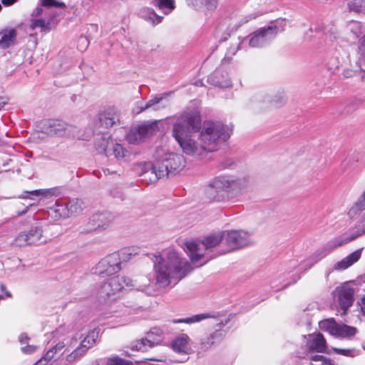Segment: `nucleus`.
Here are the masks:
<instances>
[{"mask_svg": "<svg viewBox=\"0 0 365 365\" xmlns=\"http://www.w3.org/2000/svg\"><path fill=\"white\" fill-rule=\"evenodd\" d=\"M201 116L197 111L185 112L173 124V136L184 154L201 158L217 149L221 141H225L232 129L219 121L205 120L201 128Z\"/></svg>", "mask_w": 365, "mask_h": 365, "instance_id": "f257e3e1", "label": "nucleus"}, {"mask_svg": "<svg viewBox=\"0 0 365 365\" xmlns=\"http://www.w3.org/2000/svg\"><path fill=\"white\" fill-rule=\"evenodd\" d=\"M154 268L156 284L160 287L176 284L192 269L189 262L174 250L169 251L165 259L156 257Z\"/></svg>", "mask_w": 365, "mask_h": 365, "instance_id": "f03ea898", "label": "nucleus"}, {"mask_svg": "<svg viewBox=\"0 0 365 365\" xmlns=\"http://www.w3.org/2000/svg\"><path fill=\"white\" fill-rule=\"evenodd\" d=\"M145 165L148 170L142 176L144 180H149L148 183H151L158 179L175 175L185 167V160L180 154L168 153L163 159L158 160L155 163H145Z\"/></svg>", "mask_w": 365, "mask_h": 365, "instance_id": "7ed1b4c3", "label": "nucleus"}, {"mask_svg": "<svg viewBox=\"0 0 365 365\" xmlns=\"http://www.w3.org/2000/svg\"><path fill=\"white\" fill-rule=\"evenodd\" d=\"M246 178H234L227 175L215 178L209 185L208 195L213 200L221 202L229 200L248 187Z\"/></svg>", "mask_w": 365, "mask_h": 365, "instance_id": "20e7f679", "label": "nucleus"}, {"mask_svg": "<svg viewBox=\"0 0 365 365\" xmlns=\"http://www.w3.org/2000/svg\"><path fill=\"white\" fill-rule=\"evenodd\" d=\"M222 242L225 243V232L211 234L203 240L188 241L185 245L192 262L200 263L201 266L220 255L222 250L215 255H210V250Z\"/></svg>", "mask_w": 365, "mask_h": 365, "instance_id": "39448f33", "label": "nucleus"}, {"mask_svg": "<svg viewBox=\"0 0 365 365\" xmlns=\"http://www.w3.org/2000/svg\"><path fill=\"white\" fill-rule=\"evenodd\" d=\"M286 26L284 19L272 21L267 27L261 28L250 36L249 45L251 47H263L268 45Z\"/></svg>", "mask_w": 365, "mask_h": 365, "instance_id": "423d86ee", "label": "nucleus"}, {"mask_svg": "<svg viewBox=\"0 0 365 365\" xmlns=\"http://www.w3.org/2000/svg\"><path fill=\"white\" fill-rule=\"evenodd\" d=\"M133 287H134V284L131 279L125 277H113L99 286L97 294L100 299L105 300L115 295L125 287L131 288Z\"/></svg>", "mask_w": 365, "mask_h": 365, "instance_id": "0eeeda50", "label": "nucleus"}, {"mask_svg": "<svg viewBox=\"0 0 365 365\" xmlns=\"http://www.w3.org/2000/svg\"><path fill=\"white\" fill-rule=\"evenodd\" d=\"M251 235L244 230L225 231V244L220 255H224L235 250L241 249L252 244Z\"/></svg>", "mask_w": 365, "mask_h": 365, "instance_id": "6e6552de", "label": "nucleus"}, {"mask_svg": "<svg viewBox=\"0 0 365 365\" xmlns=\"http://www.w3.org/2000/svg\"><path fill=\"white\" fill-rule=\"evenodd\" d=\"M45 132L50 135L60 137H78V129L77 127L68 124L59 120H50L44 127Z\"/></svg>", "mask_w": 365, "mask_h": 365, "instance_id": "1a4fd4ad", "label": "nucleus"}, {"mask_svg": "<svg viewBox=\"0 0 365 365\" xmlns=\"http://www.w3.org/2000/svg\"><path fill=\"white\" fill-rule=\"evenodd\" d=\"M43 238V229L40 225L31 227L28 231L19 233L14 240V243L18 247H24L32 245H39L45 240Z\"/></svg>", "mask_w": 365, "mask_h": 365, "instance_id": "9d476101", "label": "nucleus"}, {"mask_svg": "<svg viewBox=\"0 0 365 365\" xmlns=\"http://www.w3.org/2000/svg\"><path fill=\"white\" fill-rule=\"evenodd\" d=\"M354 289L349 282H345L336 288L334 292V301L343 310L344 314L354 302Z\"/></svg>", "mask_w": 365, "mask_h": 365, "instance_id": "9b49d317", "label": "nucleus"}, {"mask_svg": "<svg viewBox=\"0 0 365 365\" xmlns=\"http://www.w3.org/2000/svg\"><path fill=\"white\" fill-rule=\"evenodd\" d=\"M320 326L330 334L339 338H351L357 332L356 328L346 324H337L332 319L322 321Z\"/></svg>", "mask_w": 365, "mask_h": 365, "instance_id": "f8f14e48", "label": "nucleus"}, {"mask_svg": "<svg viewBox=\"0 0 365 365\" xmlns=\"http://www.w3.org/2000/svg\"><path fill=\"white\" fill-rule=\"evenodd\" d=\"M354 237L341 240L339 238L335 239L332 241L329 242L322 248L317 250L312 256L307 259V267L306 269L311 268L317 262L325 257L329 252L333 251L335 248L343 245L354 240Z\"/></svg>", "mask_w": 365, "mask_h": 365, "instance_id": "ddd939ff", "label": "nucleus"}, {"mask_svg": "<svg viewBox=\"0 0 365 365\" xmlns=\"http://www.w3.org/2000/svg\"><path fill=\"white\" fill-rule=\"evenodd\" d=\"M119 253H113L101 260L97 267L96 272L99 275H111L120 270V259Z\"/></svg>", "mask_w": 365, "mask_h": 365, "instance_id": "4468645a", "label": "nucleus"}, {"mask_svg": "<svg viewBox=\"0 0 365 365\" xmlns=\"http://www.w3.org/2000/svg\"><path fill=\"white\" fill-rule=\"evenodd\" d=\"M153 133V128L150 125H140L131 128L126 135L127 140L130 143H139L150 136Z\"/></svg>", "mask_w": 365, "mask_h": 365, "instance_id": "2eb2a0df", "label": "nucleus"}, {"mask_svg": "<svg viewBox=\"0 0 365 365\" xmlns=\"http://www.w3.org/2000/svg\"><path fill=\"white\" fill-rule=\"evenodd\" d=\"M113 220V217L110 213H98L91 216L88 221V231H93L100 228H106Z\"/></svg>", "mask_w": 365, "mask_h": 365, "instance_id": "dca6fc26", "label": "nucleus"}, {"mask_svg": "<svg viewBox=\"0 0 365 365\" xmlns=\"http://www.w3.org/2000/svg\"><path fill=\"white\" fill-rule=\"evenodd\" d=\"M223 336V333L221 331L216 330L209 336L202 338L199 344L198 354L205 353L217 345L222 340Z\"/></svg>", "mask_w": 365, "mask_h": 365, "instance_id": "f3484780", "label": "nucleus"}, {"mask_svg": "<svg viewBox=\"0 0 365 365\" xmlns=\"http://www.w3.org/2000/svg\"><path fill=\"white\" fill-rule=\"evenodd\" d=\"M207 81L210 84L220 88H228L232 85L227 72L220 68L216 69L212 73L208 76Z\"/></svg>", "mask_w": 365, "mask_h": 365, "instance_id": "a211bd4d", "label": "nucleus"}, {"mask_svg": "<svg viewBox=\"0 0 365 365\" xmlns=\"http://www.w3.org/2000/svg\"><path fill=\"white\" fill-rule=\"evenodd\" d=\"M99 120L102 125L110 128L119 122L118 111L114 108H108L99 113Z\"/></svg>", "mask_w": 365, "mask_h": 365, "instance_id": "6ab92c4d", "label": "nucleus"}, {"mask_svg": "<svg viewBox=\"0 0 365 365\" xmlns=\"http://www.w3.org/2000/svg\"><path fill=\"white\" fill-rule=\"evenodd\" d=\"M169 95L168 93L156 95L150 99L144 106L138 108L136 113H142L146 110L151 109L153 110H159L165 108L167 104L161 103L162 101Z\"/></svg>", "mask_w": 365, "mask_h": 365, "instance_id": "aec40b11", "label": "nucleus"}, {"mask_svg": "<svg viewBox=\"0 0 365 365\" xmlns=\"http://www.w3.org/2000/svg\"><path fill=\"white\" fill-rule=\"evenodd\" d=\"M363 248L358 249L348 256L337 262L334 265V270H344L352 266L359 260Z\"/></svg>", "mask_w": 365, "mask_h": 365, "instance_id": "412c9836", "label": "nucleus"}, {"mask_svg": "<svg viewBox=\"0 0 365 365\" xmlns=\"http://www.w3.org/2000/svg\"><path fill=\"white\" fill-rule=\"evenodd\" d=\"M307 346L310 351L324 352L327 349L326 341L322 334L311 335Z\"/></svg>", "mask_w": 365, "mask_h": 365, "instance_id": "4be33fe9", "label": "nucleus"}, {"mask_svg": "<svg viewBox=\"0 0 365 365\" xmlns=\"http://www.w3.org/2000/svg\"><path fill=\"white\" fill-rule=\"evenodd\" d=\"M16 30L6 29L0 31V46L6 48L13 45L16 39Z\"/></svg>", "mask_w": 365, "mask_h": 365, "instance_id": "5701e85b", "label": "nucleus"}, {"mask_svg": "<svg viewBox=\"0 0 365 365\" xmlns=\"http://www.w3.org/2000/svg\"><path fill=\"white\" fill-rule=\"evenodd\" d=\"M64 347V342H58L53 347L47 351L45 355L38 360L34 365H46L47 363L51 360L58 352L62 351Z\"/></svg>", "mask_w": 365, "mask_h": 365, "instance_id": "b1692460", "label": "nucleus"}, {"mask_svg": "<svg viewBox=\"0 0 365 365\" xmlns=\"http://www.w3.org/2000/svg\"><path fill=\"white\" fill-rule=\"evenodd\" d=\"M65 205L68 210V217L80 214L86 207L84 202L78 198L69 200Z\"/></svg>", "mask_w": 365, "mask_h": 365, "instance_id": "393cba45", "label": "nucleus"}, {"mask_svg": "<svg viewBox=\"0 0 365 365\" xmlns=\"http://www.w3.org/2000/svg\"><path fill=\"white\" fill-rule=\"evenodd\" d=\"M49 215L55 220L68 217V210L63 204L56 202V205L50 208Z\"/></svg>", "mask_w": 365, "mask_h": 365, "instance_id": "a878e982", "label": "nucleus"}, {"mask_svg": "<svg viewBox=\"0 0 365 365\" xmlns=\"http://www.w3.org/2000/svg\"><path fill=\"white\" fill-rule=\"evenodd\" d=\"M145 337L150 347H154L163 341V331L160 329L155 327L146 334Z\"/></svg>", "mask_w": 365, "mask_h": 365, "instance_id": "bb28decb", "label": "nucleus"}, {"mask_svg": "<svg viewBox=\"0 0 365 365\" xmlns=\"http://www.w3.org/2000/svg\"><path fill=\"white\" fill-rule=\"evenodd\" d=\"M189 337L186 334H183L175 338L173 343V349L177 352H185L187 348Z\"/></svg>", "mask_w": 365, "mask_h": 365, "instance_id": "cd10ccee", "label": "nucleus"}, {"mask_svg": "<svg viewBox=\"0 0 365 365\" xmlns=\"http://www.w3.org/2000/svg\"><path fill=\"white\" fill-rule=\"evenodd\" d=\"M98 337V331H97L96 329H93L87 334V336L81 342L79 346L86 351H87L88 349L92 347L96 344Z\"/></svg>", "mask_w": 365, "mask_h": 365, "instance_id": "c85d7f7f", "label": "nucleus"}, {"mask_svg": "<svg viewBox=\"0 0 365 365\" xmlns=\"http://www.w3.org/2000/svg\"><path fill=\"white\" fill-rule=\"evenodd\" d=\"M55 192L54 189H39L35 190L32 191H25L21 195L19 196V198L27 199L31 198L29 195L37 196V197H46L48 196L53 195Z\"/></svg>", "mask_w": 365, "mask_h": 365, "instance_id": "c756f323", "label": "nucleus"}, {"mask_svg": "<svg viewBox=\"0 0 365 365\" xmlns=\"http://www.w3.org/2000/svg\"><path fill=\"white\" fill-rule=\"evenodd\" d=\"M51 21L45 20L43 19H31L30 20V26L29 28L31 30H34L36 28H41V31L48 32L50 31Z\"/></svg>", "mask_w": 365, "mask_h": 365, "instance_id": "7c9ffc66", "label": "nucleus"}, {"mask_svg": "<svg viewBox=\"0 0 365 365\" xmlns=\"http://www.w3.org/2000/svg\"><path fill=\"white\" fill-rule=\"evenodd\" d=\"M153 4L161 10H165V14L170 13L175 7V0H155Z\"/></svg>", "mask_w": 365, "mask_h": 365, "instance_id": "2f4dec72", "label": "nucleus"}, {"mask_svg": "<svg viewBox=\"0 0 365 365\" xmlns=\"http://www.w3.org/2000/svg\"><path fill=\"white\" fill-rule=\"evenodd\" d=\"M347 8L350 11L365 14V0H348Z\"/></svg>", "mask_w": 365, "mask_h": 365, "instance_id": "473e14b6", "label": "nucleus"}, {"mask_svg": "<svg viewBox=\"0 0 365 365\" xmlns=\"http://www.w3.org/2000/svg\"><path fill=\"white\" fill-rule=\"evenodd\" d=\"M210 317H211V315L209 314H200L193 315L190 317L175 320L174 323L192 324V323L199 322L203 319H208Z\"/></svg>", "mask_w": 365, "mask_h": 365, "instance_id": "72a5a7b5", "label": "nucleus"}, {"mask_svg": "<svg viewBox=\"0 0 365 365\" xmlns=\"http://www.w3.org/2000/svg\"><path fill=\"white\" fill-rule=\"evenodd\" d=\"M86 353V351L78 346L75 350H73L70 354L66 356V361L69 363L81 359Z\"/></svg>", "mask_w": 365, "mask_h": 365, "instance_id": "f704fd0d", "label": "nucleus"}, {"mask_svg": "<svg viewBox=\"0 0 365 365\" xmlns=\"http://www.w3.org/2000/svg\"><path fill=\"white\" fill-rule=\"evenodd\" d=\"M150 348V344L148 341L146 340L145 336L140 340L135 341V343L131 346V349L133 350L142 352L147 351Z\"/></svg>", "mask_w": 365, "mask_h": 365, "instance_id": "c9c22d12", "label": "nucleus"}, {"mask_svg": "<svg viewBox=\"0 0 365 365\" xmlns=\"http://www.w3.org/2000/svg\"><path fill=\"white\" fill-rule=\"evenodd\" d=\"M363 210H365V190L351 208V211L354 212ZM363 220L365 222V212L363 215Z\"/></svg>", "mask_w": 365, "mask_h": 365, "instance_id": "e433bc0d", "label": "nucleus"}, {"mask_svg": "<svg viewBox=\"0 0 365 365\" xmlns=\"http://www.w3.org/2000/svg\"><path fill=\"white\" fill-rule=\"evenodd\" d=\"M148 11H149L150 15L145 16L143 14H142V16L143 19H145L146 21L152 23L153 25L158 24L161 22L163 17L157 15L154 10L148 9Z\"/></svg>", "mask_w": 365, "mask_h": 365, "instance_id": "4c0bfd02", "label": "nucleus"}, {"mask_svg": "<svg viewBox=\"0 0 365 365\" xmlns=\"http://www.w3.org/2000/svg\"><path fill=\"white\" fill-rule=\"evenodd\" d=\"M112 151L114 156L118 160L123 159L125 156V150L119 143L112 145Z\"/></svg>", "mask_w": 365, "mask_h": 365, "instance_id": "58836bf2", "label": "nucleus"}, {"mask_svg": "<svg viewBox=\"0 0 365 365\" xmlns=\"http://www.w3.org/2000/svg\"><path fill=\"white\" fill-rule=\"evenodd\" d=\"M97 150L99 153H103L106 155H108L107 153V148L108 146V142L105 138H101L99 141H97L95 144Z\"/></svg>", "mask_w": 365, "mask_h": 365, "instance_id": "ea45409f", "label": "nucleus"}, {"mask_svg": "<svg viewBox=\"0 0 365 365\" xmlns=\"http://www.w3.org/2000/svg\"><path fill=\"white\" fill-rule=\"evenodd\" d=\"M351 32L354 35V38H358L362 34V26L360 23L354 22L351 25Z\"/></svg>", "mask_w": 365, "mask_h": 365, "instance_id": "a19ab883", "label": "nucleus"}, {"mask_svg": "<svg viewBox=\"0 0 365 365\" xmlns=\"http://www.w3.org/2000/svg\"><path fill=\"white\" fill-rule=\"evenodd\" d=\"M312 365H323L327 364V359L322 355H314L310 358Z\"/></svg>", "mask_w": 365, "mask_h": 365, "instance_id": "79ce46f5", "label": "nucleus"}, {"mask_svg": "<svg viewBox=\"0 0 365 365\" xmlns=\"http://www.w3.org/2000/svg\"><path fill=\"white\" fill-rule=\"evenodd\" d=\"M89 45V41L86 36H80L78 40L77 48L79 51H83L86 50Z\"/></svg>", "mask_w": 365, "mask_h": 365, "instance_id": "37998d69", "label": "nucleus"}, {"mask_svg": "<svg viewBox=\"0 0 365 365\" xmlns=\"http://www.w3.org/2000/svg\"><path fill=\"white\" fill-rule=\"evenodd\" d=\"M286 101V98L284 93H279V95L274 96V97L272 99V103L274 106H280L283 105Z\"/></svg>", "mask_w": 365, "mask_h": 365, "instance_id": "c03bdc74", "label": "nucleus"}, {"mask_svg": "<svg viewBox=\"0 0 365 365\" xmlns=\"http://www.w3.org/2000/svg\"><path fill=\"white\" fill-rule=\"evenodd\" d=\"M42 6L47 7H63L65 6L64 3L58 2L55 0H40Z\"/></svg>", "mask_w": 365, "mask_h": 365, "instance_id": "a18cd8bd", "label": "nucleus"}, {"mask_svg": "<svg viewBox=\"0 0 365 365\" xmlns=\"http://www.w3.org/2000/svg\"><path fill=\"white\" fill-rule=\"evenodd\" d=\"M358 53L359 59L365 62V34L361 38Z\"/></svg>", "mask_w": 365, "mask_h": 365, "instance_id": "49530a36", "label": "nucleus"}, {"mask_svg": "<svg viewBox=\"0 0 365 365\" xmlns=\"http://www.w3.org/2000/svg\"><path fill=\"white\" fill-rule=\"evenodd\" d=\"M334 351L336 354H341L346 356H354V349H338L334 348Z\"/></svg>", "mask_w": 365, "mask_h": 365, "instance_id": "de8ad7c7", "label": "nucleus"}, {"mask_svg": "<svg viewBox=\"0 0 365 365\" xmlns=\"http://www.w3.org/2000/svg\"><path fill=\"white\" fill-rule=\"evenodd\" d=\"M187 4L196 9L205 6L204 0H187Z\"/></svg>", "mask_w": 365, "mask_h": 365, "instance_id": "09e8293b", "label": "nucleus"}, {"mask_svg": "<svg viewBox=\"0 0 365 365\" xmlns=\"http://www.w3.org/2000/svg\"><path fill=\"white\" fill-rule=\"evenodd\" d=\"M107 365H129V364L120 358H113L108 360Z\"/></svg>", "mask_w": 365, "mask_h": 365, "instance_id": "8fccbe9b", "label": "nucleus"}, {"mask_svg": "<svg viewBox=\"0 0 365 365\" xmlns=\"http://www.w3.org/2000/svg\"><path fill=\"white\" fill-rule=\"evenodd\" d=\"M21 349L23 353L26 354H31L36 351V346L34 345H26L25 346H22Z\"/></svg>", "mask_w": 365, "mask_h": 365, "instance_id": "3c124183", "label": "nucleus"}, {"mask_svg": "<svg viewBox=\"0 0 365 365\" xmlns=\"http://www.w3.org/2000/svg\"><path fill=\"white\" fill-rule=\"evenodd\" d=\"M205 6L208 10H212L216 8L217 4V0H204Z\"/></svg>", "mask_w": 365, "mask_h": 365, "instance_id": "603ef678", "label": "nucleus"}, {"mask_svg": "<svg viewBox=\"0 0 365 365\" xmlns=\"http://www.w3.org/2000/svg\"><path fill=\"white\" fill-rule=\"evenodd\" d=\"M43 13V9L41 6L36 7L31 13L32 19H36L41 16Z\"/></svg>", "mask_w": 365, "mask_h": 365, "instance_id": "864d4df0", "label": "nucleus"}, {"mask_svg": "<svg viewBox=\"0 0 365 365\" xmlns=\"http://www.w3.org/2000/svg\"><path fill=\"white\" fill-rule=\"evenodd\" d=\"M29 337L26 334H21L19 337V341L21 344H27Z\"/></svg>", "mask_w": 365, "mask_h": 365, "instance_id": "5fc2aeb1", "label": "nucleus"}, {"mask_svg": "<svg viewBox=\"0 0 365 365\" xmlns=\"http://www.w3.org/2000/svg\"><path fill=\"white\" fill-rule=\"evenodd\" d=\"M145 360L147 361H158V362H165L166 361V357L164 356H162L159 358H148Z\"/></svg>", "mask_w": 365, "mask_h": 365, "instance_id": "6e6d98bb", "label": "nucleus"}, {"mask_svg": "<svg viewBox=\"0 0 365 365\" xmlns=\"http://www.w3.org/2000/svg\"><path fill=\"white\" fill-rule=\"evenodd\" d=\"M18 0H1V3L6 6H9L14 4Z\"/></svg>", "mask_w": 365, "mask_h": 365, "instance_id": "4d7b16f0", "label": "nucleus"}, {"mask_svg": "<svg viewBox=\"0 0 365 365\" xmlns=\"http://www.w3.org/2000/svg\"><path fill=\"white\" fill-rule=\"evenodd\" d=\"M254 19H255V16L254 15L250 14L249 16H247L240 21V24L247 23L249 21Z\"/></svg>", "mask_w": 365, "mask_h": 365, "instance_id": "13d9d810", "label": "nucleus"}, {"mask_svg": "<svg viewBox=\"0 0 365 365\" xmlns=\"http://www.w3.org/2000/svg\"><path fill=\"white\" fill-rule=\"evenodd\" d=\"M360 308L362 314L365 317V296L361 299V302L360 303Z\"/></svg>", "mask_w": 365, "mask_h": 365, "instance_id": "bf43d9fd", "label": "nucleus"}, {"mask_svg": "<svg viewBox=\"0 0 365 365\" xmlns=\"http://www.w3.org/2000/svg\"><path fill=\"white\" fill-rule=\"evenodd\" d=\"M1 292L5 293V295L6 297H9V298L11 297V292L6 291V287L4 284H1Z\"/></svg>", "mask_w": 365, "mask_h": 365, "instance_id": "052dcab7", "label": "nucleus"}, {"mask_svg": "<svg viewBox=\"0 0 365 365\" xmlns=\"http://www.w3.org/2000/svg\"><path fill=\"white\" fill-rule=\"evenodd\" d=\"M30 206H32V205H30L29 206H27L24 210L21 211V212H18V215L21 216V215H23L24 214H26L28 210H29V208Z\"/></svg>", "mask_w": 365, "mask_h": 365, "instance_id": "680f3d73", "label": "nucleus"}, {"mask_svg": "<svg viewBox=\"0 0 365 365\" xmlns=\"http://www.w3.org/2000/svg\"><path fill=\"white\" fill-rule=\"evenodd\" d=\"M6 105L4 98L0 97V110Z\"/></svg>", "mask_w": 365, "mask_h": 365, "instance_id": "e2e57ef3", "label": "nucleus"}, {"mask_svg": "<svg viewBox=\"0 0 365 365\" xmlns=\"http://www.w3.org/2000/svg\"><path fill=\"white\" fill-rule=\"evenodd\" d=\"M106 172L110 174V173H115L116 171H110L108 168L104 170V173L106 174Z\"/></svg>", "mask_w": 365, "mask_h": 365, "instance_id": "0e129e2a", "label": "nucleus"}, {"mask_svg": "<svg viewBox=\"0 0 365 365\" xmlns=\"http://www.w3.org/2000/svg\"><path fill=\"white\" fill-rule=\"evenodd\" d=\"M344 75L346 77H349V76H350V74H349V71H344Z\"/></svg>", "mask_w": 365, "mask_h": 365, "instance_id": "69168bd1", "label": "nucleus"}, {"mask_svg": "<svg viewBox=\"0 0 365 365\" xmlns=\"http://www.w3.org/2000/svg\"><path fill=\"white\" fill-rule=\"evenodd\" d=\"M0 299H4L2 296L0 295Z\"/></svg>", "mask_w": 365, "mask_h": 365, "instance_id": "338daca9", "label": "nucleus"}]
</instances>
